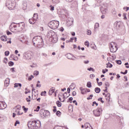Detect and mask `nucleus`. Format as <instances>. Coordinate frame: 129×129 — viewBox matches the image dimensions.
<instances>
[{
    "mask_svg": "<svg viewBox=\"0 0 129 129\" xmlns=\"http://www.w3.org/2000/svg\"><path fill=\"white\" fill-rule=\"evenodd\" d=\"M34 46H37L39 48H41L44 45L43 38L41 36H35L32 39Z\"/></svg>",
    "mask_w": 129,
    "mask_h": 129,
    "instance_id": "1",
    "label": "nucleus"
},
{
    "mask_svg": "<svg viewBox=\"0 0 129 129\" xmlns=\"http://www.w3.org/2000/svg\"><path fill=\"white\" fill-rule=\"evenodd\" d=\"M29 129H38L41 127V122H37V121H29L27 124Z\"/></svg>",
    "mask_w": 129,
    "mask_h": 129,
    "instance_id": "2",
    "label": "nucleus"
},
{
    "mask_svg": "<svg viewBox=\"0 0 129 129\" xmlns=\"http://www.w3.org/2000/svg\"><path fill=\"white\" fill-rule=\"evenodd\" d=\"M59 26V21L53 20L50 21L48 23V27L50 28V29H52V30H55V29L58 28Z\"/></svg>",
    "mask_w": 129,
    "mask_h": 129,
    "instance_id": "3",
    "label": "nucleus"
},
{
    "mask_svg": "<svg viewBox=\"0 0 129 129\" xmlns=\"http://www.w3.org/2000/svg\"><path fill=\"white\" fill-rule=\"evenodd\" d=\"M109 48L110 49V52L112 53H115L117 51V47L116 46V43L112 42L109 44Z\"/></svg>",
    "mask_w": 129,
    "mask_h": 129,
    "instance_id": "4",
    "label": "nucleus"
},
{
    "mask_svg": "<svg viewBox=\"0 0 129 129\" xmlns=\"http://www.w3.org/2000/svg\"><path fill=\"white\" fill-rule=\"evenodd\" d=\"M93 114L95 115V116H100V114L102 113V108L101 107H99L96 110H94L93 111Z\"/></svg>",
    "mask_w": 129,
    "mask_h": 129,
    "instance_id": "5",
    "label": "nucleus"
},
{
    "mask_svg": "<svg viewBox=\"0 0 129 129\" xmlns=\"http://www.w3.org/2000/svg\"><path fill=\"white\" fill-rule=\"evenodd\" d=\"M40 114L41 116H44V117H47L50 115V112L48 110H45L44 109H41L40 110Z\"/></svg>",
    "mask_w": 129,
    "mask_h": 129,
    "instance_id": "6",
    "label": "nucleus"
},
{
    "mask_svg": "<svg viewBox=\"0 0 129 129\" xmlns=\"http://www.w3.org/2000/svg\"><path fill=\"white\" fill-rule=\"evenodd\" d=\"M14 24H15L16 25H18V28H20L21 29H24V28H25V23L24 22H20L19 23H16L15 22H13L11 23L10 26V29H13V27L12 26H13V25H14Z\"/></svg>",
    "mask_w": 129,
    "mask_h": 129,
    "instance_id": "7",
    "label": "nucleus"
},
{
    "mask_svg": "<svg viewBox=\"0 0 129 129\" xmlns=\"http://www.w3.org/2000/svg\"><path fill=\"white\" fill-rule=\"evenodd\" d=\"M24 58L26 60H31L32 59V54L29 52H26L24 54Z\"/></svg>",
    "mask_w": 129,
    "mask_h": 129,
    "instance_id": "8",
    "label": "nucleus"
},
{
    "mask_svg": "<svg viewBox=\"0 0 129 129\" xmlns=\"http://www.w3.org/2000/svg\"><path fill=\"white\" fill-rule=\"evenodd\" d=\"M73 22H74V19H73V18L71 17L68 19L67 22L69 26H72V25L73 24Z\"/></svg>",
    "mask_w": 129,
    "mask_h": 129,
    "instance_id": "9",
    "label": "nucleus"
},
{
    "mask_svg": "<svg viewBox=\"0 0 129 129\" xmlns=\"http://www.w3.org/2000/svg\"><path fill=\"white\" fill-rule=\"evenodd\" d=\"M85 129H93L91 125L88 122H86L85 123Z\"/></svg>",
    "mask_w": 129,
    "mask_h": 129,
    "instance_id": "10",
    "label": "nucleus"
},
{
    "mask_svg": "<svg viewBox=\"0 0 129 129\" xmlns=\"http://www.w3.org/2000/svg\"><path fill=\"white\" fill-rule=\"evenodd\" d=\"M80 90H81V92L82 94H85V93L86 92V89H83L82 87L80 88Z\"/></svg>",
    "mask_w": 129,
    "mask_h": 129,
    "instance_id": "11",
    "label": "nucleus"
},
{
    "mask_svg": "<svg viewBox=\"0 0 129 129\" xmlns=\"http://www.w3.org/2000/svg\"><path fill=\"white\" fill-rule=\"evenodd\" d=\"M29 22L30 24H31V25H34V24H35L36 23V20H34V19L32 18V19H29Z\"/></svg>",
    "mask_w": 129,
    "mask_h": 129,
    "instance_id": "12",
    "label": "nucleus"
},
{
    "mask_svg": "<svg viewBox=\"0 0 129 129\" xmlns=\"http://www.w3.org/2000/svg\"><path fill=\"white\" fill-rule=\"evenodd\" d=\"M1 39L2 41H3V42H6V41H7V36L6 35H3L1 37Z\"/></svg>",
    "mask_w": 129,
    "mask_h": 129,
    "instance_id": "13",
    "label": "nucleus"
},
{
    "mask_svg": "<svg viewBox=\"0 0 129 129\" xmlns=\"http://www.w3.org/2000/svg\"><path fill=\"white\" fill-rule=\"evenodd\" d=\"M100 10H101V12L102 14H106V12H107V9L106 8H105V9H103L102 8H100Z\"/></svg>",
    "mask_w": 129,
    "mask_h": 129,
    "instance_id": "14",
    "label": "nucleus"
},
{
    "mask_svg": "<svg viewBox=\"0 0 129 129\" xmlns=\"http://www.w3.org/2000/svg\"><path fill=\"white\" fill-rule=\"evenodd\" d=\"M67 58L68 59H69L70 60H74L73 59H72V54H70V53H68L67 54Z\"/></svg>",
    "mask_w": 129,
    "mask_h": 129,
    "instance_id": "15",
    "label": "nucleus"
},
{
    "mask_svg": "<svg viewBox=\"0 0 129 129\" xmlns=\"http://www.w3.org/2000/svg\"><path fill=\"white\" fill-rule=\"evenodd\" d=\"M5 84L7 85V86H9V84H10V79L7 78L5 81Z\"/></svg>",
    "mask_w": 129,
    "mask_h": 129,
    "instance_id": "16",
    "label": "nucleus"
},
{
    "mask_svg": "<svg viewBox=\"0 0 129 129\" xmlns=\"http://www.w3.org/2000/svg\"><path fill=\"white\" fill-rule=\"evenodd\" d=\"M67 92H65L63 94V99H65V98H68V97H69V96H70V94H69L68 96H66L67 95Z\"/></svg>",
    "mask_w": 129,
    "mask_h": 129,
    "instance_id": "17",
    "label": "nucleus"
},
{
    "mask_svg": "<svg viewBox=\"0 0 129 129\" xmlns=\"http://www.w3.org/2000/svg\"><path fill=\"white\" fill-rule=\"evenodd\" d=\"M95 91L96 93H99L100 91H101V90L100 89V88L97 87L95 88Z\"/></svg>",
    "mask_w": 129,
    "mask_h": 129,
    "instance_id": "18",
    "label": "nucleus"
},
{
    "mask_svg": "<svg viewBox=\"0 0 129 129\" xmlns=\"http://www.w3.org/2000/svg\"><path fill=\"white\" fill-rule=\"evenodd\" d=\"M14 85H15L14 86L15 88H16L17 87H19V86L20 87H22V84H21V83H15L14 84Z\"/></svg>",
    "mask_w": 129,
    "mask_h": 129,
    "instance_id": "19",
    "label": "nucleus"
},
{
    "mask_svg": "<svg viewBox=\"0 0 129 129\" xmlns=\"http://www.w3.org/2000/svg\"><path fill=\"white\" fill-rule=\"evenodd\" d=\"M38 14H34L32 19H33V20H35L36 21H37V20H38Z\"/></svg>",
    "mask_w": 129,
    "mask_h": 129,
    "instance_id": "20",
    "label": "nucleus"
},
{
    "mask_svg": "<svg viewBox=\"0 0 129 129\" xmlns=\"http://www.w3.org/2000/svg\"><path fill=\"white\" fill-rule=\"evenodd\" d=\"M106 68H112V64L110 63V62H108V63H106Z\"/></svg>",
    "mask_w": 129,
    "mask_h": 129,
    "instance_id": "21",
    "label": "nucleus"
},
{
    "mask_svg": "<svg viewBox=\"0 0 129 129\" xmlns=\"http://www.w3.org/2000/svg\"><path fill=\"white\" fill-rule=\"evenodd\" d=\"M1 103L2 105H3L4 107V108H3V109L7 108V104H6V103L5 102L1 101Z\"/></svg>",
    "mask_w": 129,
    "mask_h": 129,
    "instance_id": "22",
    "label": "nucleus"
},
{
    "mask_svg": "<svg viewBox=\"0 0 129 129\" xmlns=\"http://www.w3.org/2000/svg\"><path fill=\"white\" fill-rule=\"evenodd\" d=\"M56 103L58 107H61V106H62V103L59 101H57Z\"/></svg>",
    "mask_w": 129,
    "mask_h": 129,
    "instance_id": "23",
    "label": "nucleus"
},
{
    "mask_svg": "<svg viewBox=\"0 0 129 129\" xmlns=\"http://www.w3.org/2000/svg\"><path fill=\"white\" fill-rule=\"evenodd\" d=\"M87 86L88 87V88H91V87H92V86L91 85V82H88L87 83Z\"/></svg>",
    "mask_w": 129,
    "mask_h": 129,
    "instance_id": "24",
    "label": "nucleus"
},
{
    "mask_svg": "<svg viewBox=\"0 0 129 129\" xmlns=\"http://www.w3.org/2000/svg\"><path fill=\"white\" fill-rule=\"evenodd\" d=\"M99 27V24L98 23H96L95 24V27H94V29H97Z\"/></svg>",
    "mask_w": 129,
    "mask_h": 129,
    "instance_id": "25",
    "label": "nucleus"
},
{
    "mask_svg": "<svg viewBox=\"0 0 129 129\" xmlns=\"http://www.w3.org/2000/svg\"><path fill=\"white\" fill-rule=\"evenodd\" d=\"M46 93H47V92H46V91L42 92L41 93V96H46Z\"/></svg>",
    "mask_w": 129,
    "mask_h": 129,
    "instance_id": "26",
    "label": "nucleus"
},
{
    "mask_svg": "<svg viewBox=\"0 0 129 129\" xmlns=\"http://www.w3.org/2000/svg\"><path fill=\"white\" fill-rule=\"evenodd\" d=\"M73 40H75V42H77V37H72L71 38V41L72 42Z\"/></svg>",
    "mask_w": 129,
    "mask_h": 129,
    "instance_id": "27",
    "label": "nucleus"
},
{
    "mask_svg": "<svg viewBox=\"0 0 129 129\" xmlns=\"http://www.w3.org/2000/svg\"><path fill=\"white\" fill-rule=\"evenodd\" d=\"M22 108L23 109V110L25 111V112H27V111H28V110L29 109V108H25V106H23L22 107Z\"/></svg>",
    "mask_w": 129,
    "mask_h": 129,
    "instance_id": "28",
    "label": "nucleus"
},
{
    "mask_svg": "<svg viewBox=\"0 0 129 129\" xmlns=\"http://www.w3.org/2000/svg\"><path fill=\"white\" fill-rule=\"evenodd\" d=\"M105 97H107L108 99H110V94L108 93L107 94L105 95Z\"/></svg>",
    "mask_w": 129,
    "mask_h": 129,
    "instance_id": "29",
    "label": "nucleus"
},
{
    "mask_svg": "<svg viewBox=\"0 0 129 129\" xmlns=\"http://www.w3.org/2000/svg\"><path fill=\"white\" fill-rule=\"evenodd\" d=\"M5 56H6V57L9 56L10 55V51H5Z\"/></svg>",
    "mask_w": 129,
    "mask_h": 129,
    "instance_id": "30",
    "label": "nucleus"
},
{
    "mask_svg": "<svg viewBox=\"0 0 129 129\" xmlns=\"http://www.w3.org/2000/svg\"><path fill=\"white\" fill-rule=\"evenodd\" d=\"M33 78H34V76L31 75V76H30V77L28 78V80H29V81H32V79H33Z\"/></svg>",
    "mask_w": 129,
    "mask_h": 129,
    "instance_id": "31",
    "label": "nucleus"
},
{
    "mask_svg": "<svg viewBox=\"0 0 129 129\" xmlns=\"http://www.w3.org/2000/svg\"><path fill=\"white\" fill-rule=\"evenodd\" d=\"M85 45L87 46L88 47H89V42H88V41L85 42Z\"/></svg>",
    "mask_w": 129,
    "mask_h": 129,
    "instance_id": "32",
    "label": "nucleus"
},
{
    "mask_svg": "<svg viewBox=\"0 0 129 129\" xmlns=\"http://www.w3.org/2000/svg\"><path fill=\"white\" fill-rule=\"evenodd\" d=\"M87 70H88L89 71H92V72H94L95 70L93 68H88Z\"/></svg>",
    "mask_w": 129,
    "mask_h": 129,
    "instance_id": "33",
    "label": "nucleus"
},
{
    "mask_svg": "<svg viewBox=\"0 0 129 129\" xmlns=\"http://www.w3.org/2000/svg\"><path fill=\"white\" fill-rule=\"evenodd\" d=\"M98 101H100L101 103H104V101L102 100V98L100 97L99 99H98Z\"/></svg>",
    "mask_w": 129,
    "mask_h": 129,
    "instance_id": "34",
    "label": "nucleus"
},
{
    "mask_svg": "<svg viewBox=\"0 0 129 129\" xmlns=\"http://www.w3.org/2000/svg\"><path fill=\"white\" fill-rule=\"evenodd\" d=\"M4 63H5V64H7V63H8V58L7 57H5L4 58V60H3Z\"/></svg>",
    "mask_w": 129,
    "mask_h": 129,
    "instance_id": "35",
    "label": "nucleus"
},
{
    "mask_svg": "<svg viewBox=\"0 0 129 129\" xmlns=\"http://www.w3.org/2000/svg\"><path fill=\"white\" fill-rule=\"evenodd\" d=\"M56 114L57 116H60V115H61V112H60V111H57L56 112Z\"/></svg>",
    "mask_w": 129,
    "mask_h": 129,
    "instance_id": "36",
    "label": "nucleus"
},
{
    "mask_svg": "<svg viewBox=\"0 0 129 129\" xmlns=\"http://www.w3.org/2000/svg\"><path fill=\"white\" fill-rule=\"evenodd\" d=\"M34 75H39V71H35L34 72V73H33Z\"/></svg>",
    "mask_w": 129,
    "mask_h": 129,
    "instance_id": "37",
    "label": "nucleus"
},
{
    "mask_svg": "<svg viewBox=\"0 0 129 129\" xmlns=\"http://www.w3.org/2000/svg\"><path fill=\"white\" fill-rule=\"evenodd\" d=\"M49 90L51 91L52 93H54V92H55V89H54V87H52V88L50 89Z\"/></svg>",
    "mask_w": 129,
    "mask_h": 129,
    "instance_id": "38",
    "label": "nucleus"
},
{
    "mask_svg": "<svg viewBox=\"0 0 129 129\" xmlns=\"http://www.w3.org/2000/svg\"><path fill=\"white\" fill-rule=\"evenodd\" d=\"M92 97H93V95L91 94L90 95V96L88 98H87V99H88V100H89L90 99H91L92 98Z\"/></svg>",
    "mask_w": 129,
    "mask_h": 129,
    "instance_id": "39",
    "label": "nucleus"
},
{
    "mask_svg": "<svg viewBox=\"0 0 129 129\" xmlns=\"http://www.w3.org/2000/svg\"><path fill=\"white\" fill-rule=\"evenodd\" d=\"M127 73V70H125V72H120L121 74H123V75H125Z\"/></svg>",
    "mask_w": 129,
    "mask_h": 129,
    "instance_id": "40",
    "label": "nucleus"
},
{
    "mask_svg": "<svg viewBox=\"0 0 129 129\" xmlns=\"http://www.w3.org/2000/svg\"><path fill=\"white\" fill-rule=\"evenodd\" d=\"M53 108H54L53 109V112H56V111H57V107H56L55 106H54L53 107Z\"/></svg>",
    "mask_w": 129,
    "mask_h": 129,
    "instance_id": "41",
    "label": "nucleus"
},
{
    "mask_svg": "<svg viewBox=\"0 0 129 129\" xmlns=\"http://www.w3.org/2000/svg\"><path fill=\"white\" fill-rule=\"evenodd\" d=\"M9 66H14V62L13 61H10L9 63H8Z\"/></svg>",
    "mask_w": 129,
    "mask_h": 129,
    "instance_id": "42",
    "label": "nucleus"
},
{
    "mask_svg": "<svg viewBox=\"0 0 129 129\" xmlns=\"http://www.w3.org/2000/svg\"><path fill=\"white\" fill-rule=\"evenodd\" d=\"M116 63L118 64V65H121V60H116Z\"/></svg>",
    "mask_w": 129,
    "mask_h": 129,
    "instance_id": "43",
    "label": "nucleus"
},
{
    "mask_svg": "<svg viewBox=\"0 0 129 129\" xmlns=\"http://www.w3.org/2000/svg\"><path fill=\"white\" fill-rule=\"evenodd\" d=\"M49 8H50V11H54L55 9L54 6H52V5L49 6Z\"/></svg>",
    "mask_w": 129,
    "mask_h": 129,
    "instance_id": "44",
    "label": "nucleus"
},
{
    "mask_svg": "<svg viewBox=\"0 0 129 129\" xmlns=\"http://www.w3.org/2000/svg\"><path fill=\"white\" fill-rule=\"evenodd\" d=\"M52 32H53V31L48 32L47 34V36H49V37H51L52 36Z\"/></svg>",
    "mask_w": 129,
    "mask_h": 129,
    "instance_id": "45",
    "label": "nucleus"
},
{
    "mask_svg": "<svg viewBox=\"0 0 129 129\" xmlns=\"http://www.w3.org/2000/svg\"><path fill=\"white\" fill-rule=\"evenodd\" d=\"M15 108H16L17 109H18V110H20V109H21V105H18L16 106L15 107Z\"/></svg>",
    "mask_w": 129,
    "mask_h": 129,
    "instance_id": "46",
    "label": "nucleus"
},
{
    "mask_svg": "<svg viewBox=\"0 0 129 129\" xmlns=\"http://www.w3.org/2000/svg\"><path fill=\"white\" fill-rule=\"evenodd\" d=\"M105 85L107 87H109V86H110L109 83L108 82H106L105 84Z\"/></svg>",
    "mask_w": 129,
    "mask_h": 129,
    "instance_id": "47",
    "label": "nucleus"
},
{
    "mask_svg": "<svg viewBox=\"0 0 129 129\" xmlns=\"http://www.w3.org/2000/svg\"><path fill=\"white\" fill-rule=\"evenodd\" d=\"M94 104H95L96 106H98V103H96L95 101L93 102L92 106H94Z\"/></svg>",
    "mask_w": 129,
    "mask_h": 129,
    "instance_id": "48",
    "label": "nucleus"
},
{
    "mask_svg": "<svg viewBox=\"0 0 129 129\" xmlns=\"http://www.w3.org/2000/svg\"><path fill=\"white\" fill-rule=\"evenodd\" d=\"M12 29L11 28V29H10V30H13L14 28L16 29L17 28H18V26L17 25H14V24L12 26Z\"/></svg>",
    "mask_w": 129,
    "mask_h": 129,
    "instance_id": "49",
    "label": "nucleus"
},
{
    "mask_svg": "<svg viewBox=\"0 0 129 129\" xmlns=\"http://www.w3.org/2000/svg\"><path fill=\"white\" fill-rule=\"evenodd\" d=\"M40 110V106H38L35 110H34V111H39Z\"/></svg>",
    "mask_w": 129,
    "mask_h": 129,
    "instance_id": "50",
    "label": "nucleus"
},
{
    "mask_svg": "<svg viewBox=\"0 0 129 129\" xmlns=\"http://www.w3.org/2000/svg\"><path fill=\"white\" fill-rule=\"evenodd\" d=\"M87 34V35H91V31L89 30H88Z\"/></svg>",
    "mask_w": 129,
    "mask_h": 129,
    "instance_id": "51",
    "label": "nucleus"
},
{
    "mask_svg": "<svg viewBox=\"0 0 129 129\" xmlns=\"http://www.w3.org/2000/svg\"><path fill=\"white\" fill-rule=\"evenodd\" d=\"M17 124H20V121H18V120H17L16 121V122H15V126H17Z\"/></svg>",
    "mask_w": 129,
    "mask_h": 129,
    "instance_id": "52",
    "label": "nucleus"
},
{
    "mask_svg": "<svg viewBox=\"0 0 129 129\" xmlns=\"http://www.w3.org/2000/svg\"><path fill=\"white\" fill-rule=\"evenodd\" d=\"M20 111H18L17 112V114L18 115H22V114H23L24 113V112H21Z\"/></svg>",
    "mask_w": 129,
    "mask_h": 129,
    "instance_id": "53",
    "label": "nucleus"
},
{
    "mask_svg": "<svg viewBox=\"0 0 129 129\" xmlns=\"http://www.w3.org/2000/svg\"><path fill=\"white\" fill-rule=\"evenodd\" d=\"M69 100V101H70V103H71L72 102V100H73V97H70Z\"/></svg>",
    "mask_w": 129,
    "mask_h": 129,
    "instance_id": "54",
    "label": "nucleus"
},
{
    "mask_svg": "<svg viewBox=\"0 0 129 129\" xmlns=\"http://www.w3.org/2000/svg\"><path fill=\"white\" fill-rule=\"evenodd\" d=\"M84 64H88L89 63V60H84Z\"/></svg>",
    "mask_w": 129,
    "mask_h": 129,
    "instance_id": "55",
    "label": "nucleus"
},
{
    "mask_svg": "<svg viewBox=\"0 0 129 129\" xmlns=\"http://www.w3.org/2000/svg\"><path fill=\"white\" fill-rule=\"evenodd\" d=\"M72 95H73V96H75V95H76V92L73 91L72 92Z\"/></svg>",
    "mask_w": 129,
    "mask_h": 129,
    "instance_id": "56",
    "label": "nucleus"
},
{
    "mask_svg": "<svg viewBox=\"0 0 129 129\" xmlns=\"http://www.w3.org/2000/svg\"><path fill=\"white\" fill-rule=\"evenodd\" d=\"M26 99L27 102H30L31 101V99H29V98H26Z\"/></svg>",
    "mask_w": 129,
    "mask_h": 129,
    "instance_id": "57",
    "label": "nucleus"
},
{
    "mask_svg": "<svg viewBox=\"0 0 129 129\" xmlns=\"http://www.w3.org/2000/svg\"><path fill=\"white\" fill-rule=\"evenodd\" d=\"M98 85H99V86H101V85H102V82H98Z\"/></svg>",
    "mask_w": 129,
    "mask_h": 129,
    "instance_id": "58",
    "label": "nucleus"
},
{
    "mask_svg": "<svg viewBox=\"0 0 129 129\" xmlns=\"http://www.w3.org/2000/svg\"><path fill=\"white\" fill-rule=\"evenodd\" d=\"M11 71H12V72H15V68H12L10 69Z\"/></svg>",
    "mask_w": 129,
    "mask_h": 129,
    "instance_id": "59",
    "label": "nucleus"
},
{
    "mask_svg": "<svg viewBox=\"0 0 129 129\" xmlns=\"http://www.w3.org/2000/svg\"><path fill=\"white\" fill-rule=\"evenodd\" d=\"M94 77H95V75H94V74L90 75V78H93Z\"/></svg>",
    "mask_w": 129,
    "mask_h": 129,
    "instance_id": "60",
    "label": "nucleus"
},
{
    "mask_svg": "<svg viewBox=\"0 0 129 129\" xmlns=\"http://www.w3.org/2000/svg\"><path fill=\"white\" fill-rule=\"evenodd\" d=\"M7 34L8 35V36H10V35H12V33L10 31H8L7 32Z\"/></svg>",
    "mask_w": 129,
    "mask_h": 129,
    "instance_id": "61",
    "label": "nucleus"
},
{
    "mask_svg": "<svg viewBox=\"0 0 129 129\" xmlns=\"http://www.w3.org/2000/svg\"><path fill=\"white\" fill-rule=\"evenodd\" d=\"M48 94H49V95H52V94H53V93H52V91H51L49 90Z\"/></svg>",
    "mask_w": 129,
    "mask_h": 129,
    "instance_id": "62",
    "label": "nucleus"
},
{
    "mask_svg": "<svg viewBox=\"0 0 129 129\" xmlns=\"http://www.w3.org/2000/svg\"><path fill=\"white\" fill-rule=\"evenodd\" d=\"M123 16H124V20H126L127 18H126V15L125 14H123Z\"/></svg>",
    "mask_w": 129,
    "mask_h": 129,
    "instance_id": "63",
    "label": "nucleus"
},
{
    "mask_svg": "<svg viewBox=\"0 0 129 129\" xmlns=\"http://www.w3.org/2000/svg\"><path fill=\"white\" fill-rule=\"evenodd\" d=\"M67 91H68V93H70L71 90L70 88H68Z\"/></svg>",
    "mask_w": 129,
    "mask_h": 129,
    "instance_id": "64",
    "label": "nucleus"
}]
</instances>
